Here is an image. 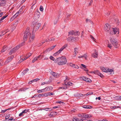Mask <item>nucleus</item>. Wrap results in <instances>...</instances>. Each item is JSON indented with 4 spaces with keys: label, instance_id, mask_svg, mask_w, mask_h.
Returning <instances> with one entry per match:
<instances>
[{
    "label": "nucleus",
    "instance_id": "nucleus-14",
    "mask_svg": "<svg viewBox=\"0 0 121 121\" xmlns=\"http://www.w3.org/2000/svg\"><path fill=\"white\" fill-rule=\"evenodd\" d=\"M41 56V55H39L38 56H36L34 57L32 60V62L33 63H34L35 61H37L38 59L40 58V56Z\"/></svg>",
    "mask_w": 121,
    "mask_h": 121
},
{
    "label": "nucleus",
    "instance_id": "nucleus-21",
    "mask_svg": "<svg viewBox=\"0 0 121 121\" xmlns=\"http://www.w3.org/2000/svg\"><path fill=\"white\" fill-rule=\"evenodd\" d=\"M82 108L86 109H90L92 108V106L90 105H84L82 106Z\"/></svg>",
    "mask_w": 121,
    "mask_h": 121
},
{
    "label": "nucleus",
    "instance_id": "nucleus-46",
    "mask_svg": "<svg viewBox=\"0 0 121 121\" xmlns=\"http://www.w3.org/2000/svg\"><path fill=\"white\" fill-rule=\"evenodd\" d=\"M40 10L41 11H43V7L42 6H40Z\"/></svg>",
    "mask_w": 121,
    "mask_h": 121
},
{
    "label": "nucleus",
    "instance_id": "nucleus-1",
    "mask_svg": "<svg viewBox=\"0 0 121 121\" xmlns=\"http://www.w3.org/2000/svg\"><path fill=\"white\" fill-rule=\"evenodd\" d=\"M54 62L57 63L59 65H61L65 64L67 62V60L65 57H61L56 59Z\"/></svg>",
    "mask_w": 121,
    "mask_h": 121
},
{
    "label": "nucleus",
    "instance_id": "nucleus-63",
    "mask_svg": "<svg viewBox=\"0 0 121 121\" xmlns=\"http://www.w3.org/2000/svg\"><path fill=\"white\" fill-rule=\"evenodd\" d=\"M85 68V69H84V70L85 71H86V72H88V69L86 68H86Z\"/></svg>",
    "mask_w": 121,
    "mask_h": 121
},
{
    "label": "nucleus",
    "instance_id": "nucleus-37",
    "mask_svg": "<svg viewBox=\"0 0 121 121\" xmlns=\"http://www.w3.org/2000/svg\"><path fill=\"white\" fill-rule=\"evenodd\" d=\"M86 22H89L91 24L93 23V22L92 21H91L90 19H86Z\"/></svg>",
    "mask_w": 121,
    "mask_h": 121
},
{
    "label": "nucleus",
    "instance_id": "nucleus-3",
    "mask_svg": "<svg viewBox=\"0 0 121 121\" xmlns=\"http://www.w3.org/2000/svg\"><path fill=\"white\" fill-rule=\"evenodd\" d=\"M110 41L115 48H117L118 45L117 39L115 38L112 37L110 39Z\"/></svg>",
    "mask_w": 121,
    "mask_h": 121
},
{
    "label": "nucleus",
    "instance_id": "nucleus-35",
    "mask_svg": "<svg viewBox=\"0 0 121 121\" xmlns=\"http://www.w3.org/2000/svg\"><path fill=\"white\" fill-rule=\"evenodd\" d=\"M58 22V19H56L54 21V25L56 24Z\"/></svg>",
    "mask_w": 121,
    "mask_h": 121
},
{
    "label": "nucleus",
    "instance_id": "nucleus-42",
    "mask_svg": "<svg viewBox=\"0 0 121 121\" xmlns=\"http://www.w3.org/2000/svg\"><path fill=\"white\" fill-rule=\"evenodd\" d=\"M98 75L100 76L101 78H102L104 77L102 73H98Z\"/></svg>",
    "mask_w": 121,
    "mask_h": 121
},
{
    "label": "nucleus",
    "instance_id": "nucleus-49",
    "mask_svg": "<svg viewBox=\"0 0 121 121\" xmlns=\"http://www.w3.org/2000/svg\"><path fill=\"white\" fill-rule=\"evenodd\" d=\"M73 67L77 69H78L79 68V67L78 65H75V64H74V66H73Z\"/></svg>",
    "mask_w": 121,
    "mask_h": 121
},
{
    "label": "nucleus",
    "instance_id": "nucleus-9",
    "mask_svg": "<svg viewBox=\"0 0 121 121\" xmlns=\"http://www.w3.org/2000/svg\"><path fill=\"white\" fill-rule=\"evenodd\" d=\"M78 32L74 31H71L69 32V35H79Z\"/></svg>",
    "mask_w": 121,
    "mask_h": 121
},
{
    "label": "nucleus",
    "instance_id": "nucleus-29",
    "mask_svg": "<svg viewBox=\"0 0 121 121\" xmlns=\"http://www.w3.org/2000/svg\"><path fill=\"white\" fill-rule=\"evenodd\" d=\"M90 38L94 41L96 43H97V41H96V39L94 38L91 35H90Z\"/></svg>",
    "mask_w": 121,
    "mask_h": 121
},
{
    "label": "nucleus",
    "instance_id": "nucleus-15",
    "mask_svg": "<svg viewBox=\"0 0 121 121\" xmlns=\"http://www.w3.org/2000/svg\"><path fill=\"white\" fill-rule=\"evenodd\" d=\"M64 83L66 85L68 86H72L73 85V83L71 82L68 81H66V80L64 81Z\"/></svg>",
    "mask_w": 121,
    "mask_h": 121
},
{
    "label": "nucleus",
    "instance_id": "nucleus-48",
    "mask_svg": "<svg viewBox=\"0 0 121 121\" xmlns=\"http://www.w3.org/2000/svg\"><path fill=\"white\" fill-rule=\"evenodd\" d=\"M43 94H39L38 95V97H40L41 96L43 97Z\"/></svg>",
    "mask_w": 121,
    "mask_h": 121
},
{
    "label": "nucleus",
    "instance_id": "nucleus-44",
    "mask_svg": "<svg viewBox=\"0 0 121 121\" xmlns=\"http://www.w3.org/2000/svg\"><path fill=\"white\" fill-rule=\"evenodd\" d=\"M32 53H29L27 55H26V56H27V57L28 58L29 57H30Z\"/></svg>",
    "mask_w": 121,
    "mask_h": 121
},
{
    "label": "nucleus",
    "instance_id": "nucleus-43",
    "mask_svg": "<svg viewBox=\"0 0 121 121\" xmlns=\"http://www.w3.org/2000/svg\"><path fill=\"white\" fill-rule=\"evenodd\" d=\"M60 88L61 89H66L67 88V87L66 86H65L61 87Z\"/></svg>",
    "mask_w": 121,
    "mask_h": 121
},
{
    "label": "nucleus",
    "instance_id": "nucleus-22",
    "mask_svg": "<svg viewBox=\"0 0 121 121\" xmlns=\"http://www.w3.org/2000/svg\"><path fill=\"white\" fill-rule=\"evenodd\" d=\"M29 69H26L25 70H24L22 72V75H23L25 74L28 71Z\"/></svg>",
    "mask_w": 121,
    "mask_h": 121
},
{
    "label": "nucleus",
    "instance_id": "nucleus-17",
    "mask_svg": "<svg viewBox=\"0 0 121 121\" xmlns=\"http://www.w3.org/2000/svg\"><path fill=\"white\" fill-rule=\"evenodd\" d=\"M53 88L52 86H47L44 88V91L46 92L49 91L52 89Z\"/></svg>",
    "mask_w": 121,
    "mask_h": 121
},
{
    "label": "nucleus",
    "instance_id": "nucleus-58",
    "mask_svg": "<svg viewBox=\"0 0 121 121\" xmlns=\"http://www.w3.org/2000/svg\"><path fill=\"white\" fill-rule=\"evenodd\" d=\"M23 61V60L22 59H21L18 61V63H20Z\"/></svg>",
    "mask_w": 121,
    "mask_h": 121
},
{
    "label": "nucleus",
    "instance_id": "nucleus-6",
    "mask_svg": "<svg viewBox=\"0 0 121 121\" xmlns=\"http://www.w3.org/2000/svg\"><path fill=\"white\" fill-rule=\"evenodd\" d=\"M67 47V45L65 44L57 52L54 53V55L56 56V55L59 54L61 51H62L64 49Z\"/></svg>",
    "mask_w": 121,
    "mask_h": 121
},
{
    "label": "nucleus",
    "instance_id": "nucleus-2",
    "mask_svg": "<svg viewBox=\"0 0 121 121\" xmlns=\"http://www.w3.org/2000/svg\"><path fill=\"white\" fill-rule=\"evenodd\" d=\"M104 30L106 32L109 33L111 35L113 34V32L112 31V28L110 27V26L109 25L108 23H106L104 26Z\"/></svg>",
    "mask_w": 121,
    "mask_h": 121
},
{
    "label": "nucleus",
    "instance_id": "nucleus-19",
    "mask_svg": "<svg viewBox=\"0 0 121 121\" xmlns=\"http://www.w3.org/2000/svg\"><path fill=\"white\" fill-rule=\"evenodd\" d=\"M74 37L71 36L70 38H69L68 39V40L69 41H71L72 42L75 41V40L74 39Z\"/></svg>",
    "mask_w": 121,
    "mask_h": 121
},
{
    "label": "nucleus",
    "instance_id": "nucleus-33",
    "mask_svg": "<svg viewBox=\"0 0 121 121\" xmlns=\"http://www.w3.org/2000/svg\"><path fill=\"white\" fill-rule=\"evenodd\" d=\"M115 22L116 23V24L117 25H118L119 24V21L118 20V18H116L115 20Z\"/></svg>",
    "mask_w": 121,
    "mask_h": 121
},
{
    "label": "nucleus",
    "instance_id": "nucleus-16",
    "mask_svg": "<svg viewBox=\"0 0 121 121\" xmlns=\"http://www.w3.org/2000/svg\"><path fill=\"white\" fill-rule=\"evenodd\" d=\"M50 73L54 77L57 78L59 76V75L58 73L52 71H51Z\"/></svg>",
    "mask_w": 121,
    "mask_h": 121
},
{
    "label": "nucleus",
    "instance_id": "nucleus-5",
    "mask_svg": "<svg viewBox=\"0 0 121 121\" xmlns=\"http://www.w3.org/2000/svg\"><path fill=\"white\" fill-rule=\"evenodd\" d=\"M25 7V6H22L20 9L11 18V20L14 19L16 18L20 14H21L23 9Z\"/></svg>",
    "mask_w": 121,
    "mask_h": 121
},
{
    "label": "nucleus",
    "instance_id": "nucleus-41",
    "mask_svg": "<svg viewBox=\"0 0 121 121\" xmlns=\"http://www.w3.org/2000/svg\"><path fill=\"white\" fill-rule=\"evenodd\" d=\"M93 93L92 92H88L86 94H85L84 95V96H88V95H89L90 94H92Z\"/></svg>",
    "mask_w": 121,
    "mask_h": 121
},
{
    "label": "nucleus",
    "instance_id": "nucleus-11",
    "mask_svg": "<svg viewBox=\"0 0 121 121\" xmlns=\"http://www.w3.org/2000/svg\"><path fill=\"white\" fill-rule=\"evenodd\" d=\"M40 13L38 11L35 12L34 17L36 19H38L40 17Z\"/></svg>",
    "mask_w": 121,
    "mask_h": 121
},
{
    "label": "nucleus",
    "instance_id": "nucleus-26",
    "mask_svg": "<svg viewBox=\"0 0 121 121\" xmlns=\"http://www.w3.org/2000/svg\"><path fill=\"white\" fill-rule=\"evenodd\" d=\"M16 50H15L14 48H13L9 52V55H11L12 54V53L15 52Z\"/></svg>",
    "mask_w": 121,
    "mask_h": 121
},
{
    "label": "nucleus",
    "instance_id": "nucleus-34",
    "mask_svg": "<svg viewBox=\"0 0 121 121\" xmlns=\"http://www.w3.org/2000/svg\"><path fill=\"white\" fill-rule=\"evenodd\" d=\"M120 107L119 106H112L111 107V109H116L119 108Z\"/></svg>",
    "mask_w": 121,
    "mask_h": 121
},
{
    "label": "nucleus",
    "instance_id": "nucleus-47",
    "mask_svg": "<svg viewBox=\"0 0 121 121\" xmlns=\"http://www.w3.org/2000/svg\"><path fill=\"white\" fill-rule=\"evenodd\" d=\"M6 47L5 46L3 48V49L1 51V52H4L6 50Z\"/></svg>",
    "mask_w": 121,
    "mask_h": 121
},
{
    "label": "nucleus",
    "instance_id": "nucleus-18",
    "mask_svg": "<svg viewBox=\"0 0 121 121\" xmlns=\"http://www.w3.org/2000/svg\"><path fill=\"white\" fill-rule=\"evenodd\" d=\"M91 117V116L90 115H88L87 114H85L83 116V118H88Z\"/></svg>",
    "mask_w": 121,
    "mask_h": 121
},
{
    "label": "nucleus",
    "instance_id": "nucleus-24",
    "mask_svg": "<svg viewBox=\"0 0 121 121\" xmlns=\"http://www.w3.org/2000/svg\"><path fill=\"white\" fill-rule=\"evenodd\" d=\"M15 119H13L12 117H10V118H8L5 120L6 121H14Z\"/></svg>",
    "mask_w": 121,
    "mask_h": 121
},
{
    "label": "nucleus",
    "instance_id": "nucleus-61",
    "mask_svg": "<svg viewBox=\"0 0 121 121\" xmlns=\"http://www.w3.org/2000/svg\"><path fill=\"white\" fill-rule=\"evenodd\" d=\"M74 64H73L72 63H70L69 64V65L70 66L72 67H73V66H74Z\"/></svg>",
    "mask_w": 121,
    "mask_h": 121
},
{
    "label": "nucleus",
    "instance_id": "nucleus-4",
    "mask_svg": "<svg viewBox=\"0 0 121 121\" xmlns=\"http://www.w3.org/2000/svg\"><path fill=\"white\" fill-rule=\"evenodd\" d=\"M30 34V30L29 28H27L24 33L23 39L24 41H26L27 38Z\"/></svg>",
    "mask_w": 121,
    "mask_h": 121
},
{
    "label": "nucleus",
    "instance_id": "nucleus-27",
    "mask_svg": "<svg viewBox=\"0 0 121 121\" xmlns=\"http://www.w3.org/2000/svg\"><path fill=\"white\" fill-rule=\"evenodd\" d=\"M1 5H4L6 4V2L5 0H1Z\"/></svg>",
    "mask_w": 121,
    "mask_h": 121
},
{
    "label": "nucleus",
    "instance_id": "nucleus-25",
    "mask_svg": "<svg viewBox=\"0 0 121 121\" xmlns=\"http://www.w3.org/2000/svg\"><path fill=\"white\" fill-rule=\"evenodd\" d=\"M79 49V48H74V53L76 54L78 53V51Z\"/></svg>",
    "mask_w": 121,
    "mask_h": 121
},
{
    "label": "nucleus",
    "instance_id": "nucleus-23",
    "mask_svg": "<svg viewBox=\"0 0 121 121\" xmlns=\"http://www.w3.org/2000/svg\"><path fill=\"white\" fill-rule=\"evenodd\" d=\"M28 88H21L19 89V90L18 91H25Z\"/></svg>",
    "mask_w": 121,
    "mask_h": 121
},
{
    "label": "nucleus",
    "instance_id": "nucleus-7",
    "mask_svg": "<svg viewBox=\"0 0 121 121\" xmlns=\"http://www.w3.org/2000/svg\"><path fill=\"white\" fill-rule=\"evenodd\" d=\"M101 70L103 72H113V70L110 69L105 68L104 67H101L100 68Z\"/></svg>",
    "mask_w": 121,
    "mask_h": 121
},
{
    "label": "nucleus",
    "instance_id": "nucleus-13",
    "mask_svg": "<svg viewBox=\"0 0 121 121\" xmlns=\"http://www.w3.org/2000/svg\"><path fill=\"white\" fill-rule=\"evenodd\" d=\"M112 29H113L112 30H113L114 34H115L117 33V34H118L119 33V29L118 28H113Z\"/></svg>",
    "mask_w": 121,
    "mask_h": 121
},
{
    "label": "nucleus",
    "instance_id": "nucleus-10",
    "mask_svg": "<svg viewBox=\"0 0 121 121\" xmlns=\"http://www.w3.org/2000/svg\"><path fill=\"white\" fill-rule=\"evenodd\" d=\"M35 35L34 33H32L30 35L29 41L30 42L33 41L35 38Z\"/></svg>",
    "mask_w": 121,
    "mask_h": 121
},
{
    "label": "nucleus",
    "instance_id": "nucleus-30",
    "mask_svg": "<svg viewBox=\"0 0 121 121\" xmlns=\"http://www.w3.org/2000/svg\"><path fill=\"white\" fill-rule=\"evenodd\" d=\"M13 56H11L10 57H9L7 59V60L9 61V62H10L11 60L13 59Z\"/></svg>",
    "mask_w": 121,
    "mask_h": 121
},
{
    "label": "nucleus",
    "instance_id": "nucleus-57",
    "mask_svg": "<svg viewBox=\"0 0 121 121\" xmlns=\"http://www.w3.org/2000/svg\"><path fill=\"white\" fill-rule=\"evenodd\" d=\"M85 120V119H84L83 118H82L79 119V121H84Z\"/></svg>",
    "mask_w": 121,
    "mask_h": 121
},
{
    "label": "nucleus",
    "instance_id": "nucleus-8",
    "mask_svg": "<svg viewBox=\"0 0 121 121\" xmlns=\"http://www.w3.org/2000/svg\"><path fill=\"white\" fill-rule=\"evenodd\" d=\"M79 78L81 80H82L89 82H90L91 81V80L90 79L85 77H80Z\"/></svg>",
    "mask_w": 121,
    "mask_h": 121
},
{
    "label": "nucleus",
    "instance_id": "nucleus-56",
    "mask_svg": "<svg viewBox=\"0 0 121 121\" xmlns=\"http://www.w3.org/2000/svg\"><path fill=\"white\" fill-rule=\"evenodd\" d=\"M48 84V82H43L42 83H41V85H44V84Z\"/></svg>",
    "mask_w": 121,
    "mask_h": 121
},
{
    "label": "nucleus",
    "instance_id": "nucleus-31",
    "mask_svg": "<svg viewBox=\"0 0 121 121\" xmlns=\"http://www.w3.org/2000/svg\"><path fill=\"white\" fill-rule=\"evenodd\" d=\"M44 92V89L41 90H38L37 91V92L38 93H41Z\"/></svg>",
    "mask_w": 121,
    "mask_h": 121
},
{
    "label": "nucleus",
    "instance_id": "nucleus-36",
    "mask_svg": "<svg viewBox=\"0 0 121 121\" xmlns=\"http://www.w3.org/2000/svg\"><path fill=\"white\" fill-rule=\"evenodd\" d=\"M83 57H84L86 60L87 59V53L83 55Z\"/></svg>",
    "mask_w": 121,
    "mask_h": 121
},
{
    "label": "nucleus",
    "instance_id": "nucleus-55",
    "mask_svg": "<svg viewBox=\"0 0 121 121\" xmlns=\"http://www.w3.org/2000/svg\"><path fill=\"white\" fill-rule=\"evenodd\" d=\"M40 79L39 78H36L34 79L33 80V81H34V82H36L38 81Z\"/></svg>",
    "mask_w": 121,
    "mask_h": 121
},
{
    "label": "nucleus",
    "instance_id": "nucleus-53",
    "mask_svg": "<svg viewBox=\"0 0 121 121\" xmlns=\"http://www.w3.org/2000/svg\"><path fill=\"white\" fill-rule=\"evenodd\" d=\"M23 114H24V112L22 111V112L19 115V116H21L23 115Z\"/></svg>",
    "mask_w": 121,
    "mask_h": 121
},
{
    "label": "nucleus",
    "instance_id": "nucleus-64",
    "mask_svg": "<svg viewBox=\"0 0 121 121\" xmlns=\"http://www.w3.org/2000/svg\"><path fill=\"white\" fill-rule=\"evenodd\" d=\"M105 13L107 15H108L110 13L109 12H106Z\"/></svg>",
    "mask_w": 121,
    "mask_h": 121
},
{
    "label": "nucleus",
    "instance_id": "nucleus-40",
    "mask_svg": "<svg viewBox=\"0 0 121 121\" xmlns=\"http://www.w3.org/2000/svg\"><path fill=\"white\" fill-rule=\"evenodd\" d=\"M73 121H79V119L77 117H75L74 118Z\"/></svg>",
    "mask_w": 121,
    "mask_h": 121
},
{
    "label": "nucleus",
    "instance_id": "nucleus-52",
    "mask_svg": "<svg viewBox=\"0 0 121 121\" xmlns=\"http://www.w3.org/2000/svg\"><path fill=\"white\" fill-rule=\"evenodd\" d=\"M28 110L27 109H26L24 110L23 111L24 112V113L25 114V113H27V112L28 111Z\"/></svg>",
    "mask_w": 121,
    "mask_h": 121
},
{
    "label": "nucleus",
    "instance_id": "nucleus-51",
    "mask_svg": "<svg viewBox=\"0 0 121 121\" xmlns=\"http://www.w3.org/2000/svg\"><path fill=\"white\" fill-rule=\"evenodd\" d=\"M49 58H50V59L51 60H55L54 58L52 56H51Z\"/></svg>",
    "mask_w": 121,
    "mask_h": 121
},
{
    "label": "nucleus",
    "instance_id": "nucleus-32",
    "mask_svg": "<svg viewBox=\"0 0 121 121\" xmlns=\"http://www.w3.org/2000/svg\"><path fill=\"white\" fill-rule=\"evenodd\" d=\"M3 62V60H0V65L1 66H2L4 65V63Z\"/></svg>",
    "mask_w": 121,
    "mask_h": 121
},
{
    "label": "nucleus",
    "instance_id": "nucleus-54",
    "mask_svg": "<svg viewBox=\"0 0 121 121\" xmlns=\"http://www.w3.org/2000/svg\"><path fill=\"white\" fill-rule=\"evenodd\" d=\"M9 61L7 60L5 61L4 63V65L8 63L9 62Z\"/></svg>",
    "mask_w": 121,
    "mask_h": 121
},
{
    "label": "nucleus",
    "instance_id": "nucleus-62",
    "mask_svg": "<svg viewBox=\"0 0 121 121\" xmlns=\"http://www.w3.org/2000/svg\"><path fill=\"white\" fill-rule=\"evenodd\" d=\"M43 96H44L45 97H47L48 96V95L47 93H45L44 94H43Z\"/></svg>",
    "mask_w": 121,
    "mask_h": 121
},
{
    "label": "nucleus",
    "instance_id": "nucleus-50",
    "mask_svg": "<svg viewBox=\"0 0 121 121\" xmlns=\"http://www.w3.org/2000/svg\"><path fill=\"white\" fill-rule=\"evenodd\" d=\"M9 109H5L4 110H2L1 111V112L2 113H4L5 112L7 111L8 110H9Z\"/></svg>",
    "mask_w": 121,
    "mask_h": 121
},
{
    "label": "nucleus",
    "instance_id": "nucleus-39",
    "mask_svg": "<svg viewBox=\"0 0 121 121\" xmlns=\"http://www.w3.org/2000/svg\"><path fill=\"white\" fill-rule=\"evenodd\" d=\"M107 46L108 48L110 49H111L112 47V45L110 44H109V43L108 44Z\"/></svg>",
    "mask_w": 121,
    "mask_h": 121
},
{
    "label": "nucleus",
    "instance_id": "nucleus-20",
    "mask_svg": "<svg viewBox=\"0 0 121 121\" xmlns=\"http://www.w3.org/2000/svg\"><path fill=\"white\" fill-rule=\"evenodd\" d=\"M98 55V53L97 52H95L94 53H92L91 56L93 57L94 58H96L97 57Z\"/></svg>",
    "mask_w": 121,
    "mask_h": 121
},
{
    "label": "nucleus",
    "instance_id": "nucleus-45",
    "mask_svg": "<svg viewBox=\"0 0 121 121\" xmlns=\"http://www.w3.org/2000/svg\"><path fill=\"white\" fill-rule=\"evenodd\" d=\"M10 114H8L5 117V119H7L8 118H9L10 117Z\"/></svg>",
    "mask_w": 121,
    "mask_h": 121
},
{
    "label": "nucleus",
    "instance_id": "nucleus-60",
    "mask_svg": "<svg viewBox=\"0 0 121 121\" xmlns=\"http://www.w3.org/2000/svg\"><path fill=\"white\" fill-rule=\"evenodd\" d=\"M25 44V42H23L22 43H21L20 44H19L20 45V46H23Z\"/></svg>",
    "mask_w": 121,
    "mask_h": 121
},
{
    "label": "nucleus",
    "instance_id": "nucleus-38",
    "mask_svg": "<svg viewBox=\"0 0 121 121\" xmlns=\"http://www.w3.org/2000/svg\"><path fill=\"white\" fill-rule=\"evenodd\" d=\"M94 74H96L97 75H98V74L100 72H99V70H96L94 71Z\"/></svg>",
    "mask_w": 121,
    "mask_h": 121
},
{
    "label": "nucleus",
    "instance_id": "nucleus-59",
    "mask_svg": "<svg viewBox=\"0 0 121 121\" xmlns=\"http://www.w3.org/2000/svg\"><path fill=\"white\" fill-rule=\"evenodd\" d=\"M76 53H74V54H73V55L72 56V57H75L76 56Z\"/></svg>",
    "mask_w": 121,
    "mask_h": 121
},
{
    "label": "nucleus",
    "instance_id": "nucleus-12",
    "mask_svg": "<svg viewBox=\"0 0 121 121\" xmlns=\"http://www.w3.org/2000/svg\"><path fill=\"white\" fill-rule=\"evenodd\" d=\"M41 25V24L39 23L36 24L34 26V29H35V30H37L39 28Z\"/></svg>",
    "mask_w": 121,
    "mask_h": 121
},
{
    "label": "nucleus",
    "instance_id": "nucleus-28",
    "mask_svg": "<svg viewBox=\"0 0 121 121\" xmlns=\"http://www.w3.org/2000/svg\"><path fill=\"white\" fill-rule=\"evenodd\" d=\"M20 45H19L17 46L16 47H15L14 48L15 49V50H16V51L18 49L20 48Z\"/></svg>",
    "mask_w": 121,
    "mask_h": 121
}]
</instances>
